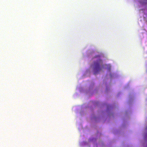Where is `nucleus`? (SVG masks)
<instances>
[{
	"label": "nucleus",
	"instance_id": "f257e3e1",
	"mask_svg": "<svg viewBox=\"0 0 147 147\" xmlns=\"http://www.w3.org/2000/svg\"><path fill=\"white\" fill-rule=\"evenodd\" d=\"M98 58L96 61L94 62V74H96L98 72L101 70V67H100L102 63V60L99 58V57H97Z\"/></svg>",
	"mask_w": 147,
	"mask_h": 147
}]
</instances>
